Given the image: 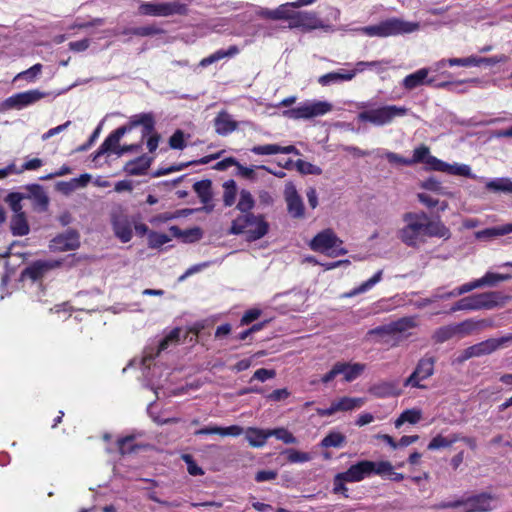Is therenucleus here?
<instances>
[{"label": "nucleus", "instance_id": "1", "mask_svg": "<svg viewBox=\"0 0 512 512\" xmlns=\"http://www.w3.org/2000/svg\"><path fill=\"white\" fill-rule=\"evenodd\" d=\"M404 226L398 230L397 237L408 247L418 248L426 242V237L448 239L450 230L440 220H429L425 212H407L402 216Z\"/></svg>", "mask_w": 512, "mask_h": 512}, {"label": "nucleus", "instance_id": "2", "mask_svg": "<svg viewBox=\"0 0 512 512\" xmlns=\"http://www.w3.org/2000/svg\"><path fill=\"white\" fill-rule=\"evenodd\" d=\"M419 23L405 21L400 18L392 17L383 20L375 25L358 27L354 29L342 28L344 31H353L362 33L369 37L385 38L402 34H409L419 30Z\"/></svg>", "mask_w": 512, "mask_h": 512}, {"label": "nucleus", "instance_id": "3", "mask_svg": "<svg viewBox=\"0 0 512 512\" xmlns=\"http://www.w3.org/2000/svg\"><path fill=\"white\" fill-rule=\"evenodd\" d=\"M268 229L269 225L262 215L247 213L233 220L230 233L235 235L242 234L248 241H255L264 237Z\"/></svg>", "mask_w": 512, "mask_h": 512}, {"label": "nucleus", "instance_id": "4", "mask_svg": "<svg viewBox=\"0 0 512 512\" xmlns=\"http://www.w3.org/2000/svg\"><path fill=\"white\" fill-rule=\"evenodd\" d=\"M392 469V464L389 461H369L363 460L356 464L351 465L345 472H341L342 478L348 482H360L372 474L384 477L387 471Z\"/></svg>", "mask_w": 512, "mask_h": 512}, {"label": "nucleus", "instance_id": "5", "mask_svg": "<svg viewBox=\"0 0 512 512\" xmlns=\"http://www.w3.org/2000/svg\"><path fill=\"white\" fill-rule=\"evenodd\" d=\"M309 246L313 251L323 253L329 257H338L347 253V250L343 247V241L332 229L319 232L310 241Z\"/></svg>", "mask_w": 512, "mask_h": 512}, {"label": "nucleus", "instance_id": "6", "mask_svg": "<svg viewBox=\"0 0 512 512\" xmlns=\"http://www.w3.org/2000/svg\"><path fill=\"white\" fill-rule=\"evenodd\" d=\"M409 109L405 106L386 105L377 109L366 110L358 115L362 122H369L375 126H384L390 124L397 117H404Z\"/></svg>", "mask_w": 512, "mask_h": 512}, {"label": "nucleus", "instance_id": "7", "mask_svg": "<svg viewBox=\"0 0 512 512\" xmlns=\"http://www.w3.org/2000/svg\"><path fill=\"white\" fill-rule=\"evenodd\" d=\"M333 109V105L327 101L311 100L300 103L298 106L283 112V116L293 120H308L323 116Z\"/></svg>", "mask_w": 512, "mask_h": 512}, {"label": "nucleus", "instance_id": "8", "mask_svg": "<svg viewBox=\"0 0 512 512\" xmlns=\"http://www.w3.org/2000/svg\"><path fill=\"white\" fill-rule=\"evenodd\" d=\"M501 299L502 297L498 292L491 291L474 294L468 297H464L460 299L458 302H456L452 306L451 312H456L460 310L492 309L499 304Z\"/></svg>", "mask_w": 512, "mask_h": 512}, {"label": "nucleus", "instance_id": "9", "mask_svg": "<svg viewBox=\"0 0 512 512\" xmlns=\"http://www.w3.org/2000/svg\"><path fill=\"white\" fill-rule=\"evenodd\" d=\"M187 11L185 4L179 1L154 3L142 2L139 6V13L143 15L167 17L171 15H182Z\"/></svg>", "mask_w": 512, "mask_h": 512}, {"label": "nucleus", "instance_id": "10", "mask_svg": "<svg viewBox=\"0 0 512 512\" xmlns=\"http://www.w3.org/2000/svg\"><path fill=\"white\" fill-rule=\"evenodd\" d=\"M114 235L122 242L127 243L133 237L134 220L122 209L118 208L110 216Z\"/></svg>", "mask_w": 512, "mask_h": 512}, {"label": "nucleus", "instance_id": "11", "mask_svg": "<svg viewBox=\"0 0 512 512\" xmlns=\"http://www.w3.org/2000/svg\"><path fill=\"white\" fill-rule=\"evenodd\" d=\"M492 498L488 495L482 494L469 498L467 500H456L443 502L439 504V508H456L464 506L463 512H487L492 509Z\"/></svg>", "mask_w": 512, "mask_h": 512}, {"label": "nucleus", "instance_id": "12", "mask_svg": "<svg viewBox=\"0 0 512 512\" xmlns=\"http://www.w3.org/2000/svg\"><path fill=\"white\" fill-rule=\"evenodd\" d=\"M49 92H43L38 89H32L25 92L16 93L8 97L4 102L3 106L6 109H23L24 107L35 104L41 99L49 96Z\"/></svg>", "mask_w": 512, "mask_h": 512}, {"label": "nucleus", "instance_id": "13", "mask_svg": "<svg viewBox=\"0 0 512 512\" xmlns=\"http://www.w3.org/2000/svg\"><path fill=\"white\" fill-rule=\"evenodd\" d=\"M429 169L444 172L450 175L463 176L472 179H483L472 173L471 167L467 164L453 163L449 164L436 157H430L427 161Z\"/></svg>", "mask_w": 512, "mask_h": 512}, {"label": "nucleus", "instance_id": "14", "mask_svg": "<svg viewBox=\"0 0 512 512\" xmlns=\"http://www.w3.org/2000/svg\"><path fill=\"white\" fill-rule=\"evenodd\" d=\"M288 27L290 29L299 28L303 31L328 30L330 28L314 11H298L295 13L294 21L289 23Z\"/></svg>", "mask_w": 512, "mask_h": 512}, {"label": "nucleus", "instance_id": "15", "mask_svg": "<svg viewBox=\"0 0 512 512\" xmlns=\"http://www.w3.org/2000/svg\"><path fill=\"white\" fill-rule=\"evenodd\" d=\"M434 373V360L432 358H422L419 360L413 373L404 381V386L425 388L421 381L426 380Z\"/></svg>", "mask_w": 512, "mask_h": 512}, {"label": "nucleus", "instance_id": "16", "mask_svg": "<svg viewBox=\"0 0 512 512\" xmlns=\"http://www.w3.org/2000/svg\"><path fill=\"white\" fill-rule=\"evenodd\" d=\"M284 198L287 204V210L293 218L304 217V204L302 198L298 194L295 185L292 182H287L284 189Z\"/></svg>", "mask_w": 512, "mask_h": 512}, {"label": "nucleus", "instance_id": "17", "mask_svg": "<svg viewBox=\"0 0 512 512\" xmlns=\"http://www.w3.org/2000/svg\"><path fill=\"white\" fill-rule=\"evenodd\" d=\"M131 131V127L121 126L115 131L109 134V136L103 141L98 150L95 152L93 161H96L99 157L104 154L114 153L117 155V150L121 147L119 145L121 138Z\"/></svg>", "mask_w": 512, "mask_h": 512}, {"label": "nucleus", "instance_id": "18", "mask_svg": "<svg viewBox=\"0 0 512 512\" xmlns=\"http://www.w3.org/2000/svg\"><path fill=\"white\" fill-rule=\"evenodd\" d=\"M505 55H497L493 57H478L471 55L464 58H450L448 59L449 66H462V67H478L481 65L493 66L495 64L506 62Z\"/></svg>", "mask_w": 512, "mask_h": 512}, {"label": "nucleus", "instance_id": "19", "mask_svg": "<svg viewBox=\"0 0 512 512\" xmlns=\"http://www.w3.org/2000/svg\"><path fill=\"white\" fill-rule=\"evenodd\" d=\"M80 245L79 234L74 230H67L50 241V249L54 252L75 250Z\"/></svg>", "mask_w": 512, "mask_h": 512}, {"label": "nucleus", "instance_id": "20", "mask_svg": "<svg viewBox=\"0 0 512 512\" xmlns=\"http://www.w3.org/2000/svg\"><path fill=\"white\" fill-rule=\"evenodd\" d=\"M180 330H172L166 337H164L155 348L148 347L144 352L142 364L145 367H149V362L154 359L155 356L159 355L160 352L166 350L169 345L175 344L179 340Z\"/></svg>", "mask_w": 512, "mask_h": 512}, {"label": "nucleus", "instance_id": "21", "mask_svg": "<svg viewBox=\"0 0 512 512\" xmlns=\"http://www.w3.org/2000/svg\"><path fill=\"white\" fill-rule=\"evenodd\" d=\"M497 350V343L493 340V338L487 339L485 341L479 342L475 345H472L466 348L461 356L460 360L465 361L473 357H481L484 355H489Z\"/></svg>", "mask_w": 512, "mask_h": 512}, {"label": "nucleus", "instance_id": "22", "mask_svg": "<svg viewBox=\"0 0 512 512\" xmlns=\"http://www.w3.org/2000/svg\"><path fill=\"white\" fill-rule=\"evenodd\" d=\"M430 69L421 68L414 73L407 75L403 81L402 86L407 90H413L422 85H432L434 83L433 78H428Z\"/></svg>", "mask_w": 512, "mask_h": 512}, {"label": "nucleus", "instance_id": "23", "mask_svg": "<svg viewBox=\"0 0 512 512\" xmlns=\"http://www.w3.org/2000/svg\"><path fill=\"white\" fill-rule=\"evenodd\" d=\"M60 265L58 261H36L27 267L23 273V277H29L32 280L41 278L47 271Z\"/></svg>", "mask_w": 512, "mask_h": 512}, {"label": "nucleus", "instance_id": "24", "mask_svg": "<svg viewBox=\"0 0 512 512\" xmlns=\"http://www.w3.org/2000/svg\"><path fill=\"white\" fill-rule=\"evenodd\" d=\"M356 76V71L340 69L319 77L318 83L322 86L351 81Z\"/></svg>", "mask_w": 512, "mask_h": 512}, {"label": "nucleus", "instance_id": "25", "mask_svg": "<svg viewBox=\"0 0 512 512\" xmlns=\"http://www.w3.org/2000/svg\"><path fill=\"white\" fill-rule=\"evenodd\" d=\"M215 130L219 135H228L235 131L238 123L230 114L225 111L220 112L214 120Z\"/></svg>", "mask_w": 512, "mask_h": 512}, {"label": "nucleus", "instance_id": "26", "mask_svg": "<svg viewBox=\"0 0 512 512\" xmlns=\"http://www.w3.org/2000/svg\"><path fill=\"white\" fill-rule=\"evenodd\" d=\"M370 392L378 398L398 396L401 389L396 381H383L373 385Z\"/></svg>", "mask_w": 512, "mask_h": 512}, {"label": "nucleus", "instance_id": "27", "mask_svg": "<svg viewBox=\"0 0 512 512\" xmlns=\"http://www.w3.org/2000/svg\"><path fill=\"white\" fill-rule=\"evenodd\" d=\"M270 436V429L249 427L245 431V438L249 445L255 448L263 447Z\"/></svg>", "mask_w": 512, "mask_h": 512}, {"label": "nucleus", "instance_id": "28", "mask_svg": "<svg viewBox=\"0 0 512 512\" xmlns=\"http://www.w3.org/2000/svg\"><path fill=\"white\" fill-rule=\"evenodd\" d=\"M510 233H512V222L477 231L475 233V237L479 240H491L493 238L504 236Z\"/></svg>", "mask_w": 512, "mask_h": 512}, {"label": "nucleus", "instance_id": "29", "mask_svg": "<svg viewBox=\"0 0 512 512\" xmlns=\"http://www.w3.org/2000/svg\"><path fill=\"white\" fill-rule=\"evenodd\" d=\"M151 161H152V158H150L148 156L138 157L135 160L129 161L125 165L124 171L128 175H136V176L143 175L146 173V171L150 167Z\"/></svg>", "mask_w": 512, "mask_h": 512}, {"label": "nucleus", "instance_id": "30", "mask_svg": "<svg viewBox=\"0 0 512 512\" xmlns=\"http://www.w3.org/2000/svg\"><path fill=\"white\" fill-rule=\"evenodd\" d=\"M336 412H347L358 409L365 404L364 398L342 397L333 401Z\"/></svg>", "mask_w": 512, "mask_h": 512}, {"label": "nucleus", "instance_id": "31", "mask_svg": "<svg viewBox=\"0 0 512 512\" xmlns=\"http://www.w3.org/2000/svg\"><path fill=\"white\" fill-rule=\"evenodd\" d=\"M239 53V48L235 45L230 46L227 50H217L216 52L212 53L211 55L203 58L199 65L201 67H207L217 61H220L226 57H233Z\"/></svg>", "mask_w": 512, "mask_h": 512}, {"label": "nucleus", "instance_id": "32", "mask_svg": "<svg viewBox=\"0 0 512 512\" xmlns=\"http://www.w3.org/2000/svg\"><path fill=\"white\" fill-rule=\"evenodd\" d=\"M142 125V137L149 136L154 129V120L151 114H141L133 117L129 125H125L126 127H131V130L138 126Z\"/></svg>", "mask_w": 512, "mask_h": 512}, {"label": "nucleus", "instance_id": "33", "mask_svg": "<svg viewBox=\"0 0 512 512\" xmlns=\"http://www.w3.org/2000/svg\"><path fill=\"white\" fill-rule=\"evenodd\" d=\"M339 366L341 367L342 373L344 375V380L346 382H351L358 378L366 369V365L363 363H345V362H338Z\"/></svg>", "mask_w": 512, "mask_h": 512}, {"label": "nucleus", "instance_id": "34", "mask_svg": "<svg viewBox=\"0 0 512 512\" xmlns=\"http://www.w3.org/2000/svg\"><path fill=\"white\" fill-rule=\"evenodd\" d=\"M383 271L379 270L377 271L371 278H369L367 281L360 284L358 287H355L350 292L346 293V297H354L356 295L365 293L369 290H371L376 284H378L382 280Z\"/></svg>", "mask_w": 512, "mask_h": 512}, {"label": "nucleus", "instance_id": "35", "mask_svg": "<svg viewBox=\"0 0 512 512\" xmlns=\"http://www.w3.org/2000/svg\"><path fill=\"white\" fill-rule=\"evenodd\" d=\"M391 64L389 60H379V61H359L355 64V68L353 71L357 73L363 72L366 69H374L377 73H382L387 70L388 66Z\"/></svg>", "mask_w": 512, "mask_h": 512}, {"label": "nucleus", "instance_id": "36", "mask_svg": "<svg viewBox=\"0 0 512 512\" xmlns=\"http://www.w3.org/2000/svg\"><path fill=\"white\" fill-rule=\"evenodd\" d=\"M485 187L492 192L512 193V181L506 177L488 180Z\"/></svg>", "mask_w": 512, "mask_h": 512}, {"label": "nucleus", "instance_id": "37", "mask_svg": "<svg viewBox=\"0 0 512 512\" xmlns=\"http://www.w3.org/2000/svg\"><path fill=\"white\" fill-rule=\"evenodd\" d=\"M346 443V436L338 431H330L320 442L322 448H341Z\"/></svg>", "mask_w": 512, "mask_h": 512}, {"label": "nucleus", "instance_id": "38", "mask_svg": "<svg viewBox=\"0 0 512 512\" xmlns=\"http://www.w3.org/2000/svg\"><path fill=\"white\" fill-rule=\"evenodd\" d=\"M169 231L172 236L177 238H183L186 242H194L202 237V231L200 228H192L186 231H182L177 226H171Z\"/></svg>", "mask_w": 512, "mask_h": 512}, {"label": "nucleus", "instance_id": "39", "mask_svg": "<svg viewBox=\"0 0 512 512\" xmlns=\"http://www.w3.org/2000/svg\"><path fill=\"white\" fill-rule=\"evenodd\" d=\"M417 325V318L415 316L403 317L390 323V330L392 333H404L412 328H415Z\"/></svg>", "mask_w": 512, "mask_h": 512}, {"label": "nucleus", "instance_id": "40", "mask_svg": "<svg viewBox=\"0 0 512 512\" xmlns=\"http://www.w3.org/2000/svg\"><path fill=\"white\" fill-rule=\"evenodd\" d=\"M90 180V175L83 174L78 178H73L68 182H60L58 184L59 190L64 193H70L79 187L85 186Z\"/></svg>", "mask_w": 512, "mask_h": 512}, {"label": "nucleus", "instance_id": "41", "mask_svg": "<svg viewBox=\"0 0 512 512\" xmlns=\"http://www.w3.org/2000/svg\"><path fill=\"white\" fill-rule=\"evenodd\" d=\"M11 229L14 235L24 236L29 233V226L24 213L15 214L11 220Z\"/></svg>", "mask_w": 512, "mask_h": 512}, {"label": "nucleus", "instance_id": "42", "mask_svg": "<svg viewBox=\"0 0 512 512\" xmlns=\"http://www.w3.org/2000/svg\"><path fill=\"white\" fill-rule=\"evenodd\" d=\"M295 9L293 2H287L279 5L275 8L276 20H288L289 23H292L295 18V13L298 12L295 11Z\"/></svg>", "mask_w": 512, "mask_h": 512}, {"label": "nucleus", "instance_id": "43", "mask_svg": "<svg viewBox=\"0 0 512 512\" xmlns=\"http://www.w3.org/2000/svg\"><path fill=\"white\" fill-rule=\"evenodd\" d=\"M255 205V200L252 194L247 190H241L239 193V201L237 203V209L242 212V214L251 213L250 211L253 209Z\"/></svg>", "mask_w": 512, "mask_h": 512}, {"label": "nucleus", "instance_id": "44", "mask_svg": "<svg viewBox=\"0 0 512 512\" xmlns=\"http://www.w3.org/2000/svg\"><path fill=\"white\" fill-rule=\"evenodd\" d=\"M460 440V437L456 434L450 437H443L442 435L435 436L428 444L429 450H437L440 448H446L451 446L453 443Z\"/></svg>", "mask_w": 512, "mask_h": 512}, {"label": "nucleus", "instance_id": "45", "mask_svg": "<svg viewBox=\"0 0 512 512\" xmlns=\"http://www.w3.org/2000/svg\"><path fill=\"white\" fill-rule=\"evenodd\" d=\"M454 327L456 336L462 338L476 331L479 328V322L468 319L461 323L455 324Z\"/></svg>", "mask_w": 512, "mask_h": 512}, {"label": "nucleus", "instance_id": "46", "mask_svg": "<svg viewBox=\"0 0 512 512\" xmlns=\"http://www.w3.org/2000/svg\"><path fill=\"white\" fill-rule=\"evenodd\" d=\"M223 202L225 206H232L235 203L237 195V186L234 180L226 181L223 185Z\"/></svg>", "mask_w": 512, "mask_h": 512}, {"label": "nucleus", "instance_id": "47", "mask_svg": "<svg viewBox=\"0 0 512 512\" xmlns=\"http://www.w3.org/2000/svg\"><path fill=\"white\" fill-rule=\"evenodd\" d=\"M194 191L201 198L203 203L208 202L211 199V181L210 180H202L194 183L193 185Z\"/></svg>", "mask_w": 512, "mask_h": 512}, {"label": "nucleus", "instance_id": "48", "mask_svg": "<svg viewBox=\"0 0 512 512\" xmlns=\"http://www.w3.org/2000/svg\"><path fill=\"white\" fill-rule=\"evenodd\" d=\"M289 463H306L312 459V456L308 452L298 451L296 449H286L283 452Z\"/></svg>", "mask_w": 512, "mask_h": 512}, {"label": "nucleus", "instance_id": "49", "mask_svg": "<svg viewBox=\"0 0 512 512\" xmlns=\"http://www.w3.org/2000/svg\"><path fill=\"white\" fill-rule=\"evenodd\" d=\"M270 436H274L276 439L282 441L285 444H297V438L286 428L280 427L270 429Z\"/></svg>", "mask_w": 512, "mask_h": 512}, {"label": "nucleus", "instance_id": "50", "mask_svg": "<svg viewBox=\"0 0 512 512\" xmlns=\"http://www.w3.org/2000/svg\"><path fill=\"white\" fill-rule=\"evenodd\" d=\"M42 68H43L42 64L37 63V64L33 65L32 67H30L29 69L18 73L14 77L13 81H18L20 79H26L28 82L32 83L40 75Z\"/></svg>", "mask_w": 512, "mask_h": 512}, {"label": "nucleus", "instance_id": "51", "mask_svg": "<svg viewBox=\"0 0 512 512\" xmlns=\"http://www.w3.org/2000/svg\"><path fill=\"white\" fill-rule=\"evenodd\" d=\"M456 336L454 325H447L438 328L434 334L433 339L438 343H443Z\"/></svg>", "mask_w": 512, "mask_h": 512}, {"label": "nucleus", "instance_id": "52", "mask_svg": "<svg viewBox=\"0 0 512 512\" xmlns=\"http://www.w3.org/2000/svg\"><path fill=\"white\" fill-rule=\"evenodd\" d=\"M171 241V237L164 233L150 231L148 233V245L150 248H160Z\"/></svg>", "mask_w": 512, "mask_h": 512}, {"label": "nucleus", "instance_id": "53", "mask_svg": "<svg viewBox=\"0 0 512 512\" xmlns=\"http://www.w3.org/2000/svg\"><path fill=\"white\" fill-rule=\"evenodd\" d=\"M510 278V275L487 272L483 277L478 279V282L480 287L494 286L497 282L509 280Z\"/></svg>", "mask_w": 512, "mask_h": 512}, {"label": "nucleus", "instance_id": "54", "mask_svg": "<svg viewBox=\"0 0 512 512\" xmlns=\"http://www.w3.org/2000/svg\"><path fill=\"white\" fill-rule=\"evenodd\" d=\"M430 157H433L430 155L429 148L427 146H419L413 151V157L409 159L410 166L414 165L416 163H425L427 165V161Z\"/></svg>", "mask_w": 512, "mask_h": 512}, {"label": "nucleus", "instance_id": "55", "mask_svg": "<svg viewBox=\"0 0 512 512\" xmlns=\"http://www.w3.org/2000/svg\"><path fill=\"white\" fill-rule=\"evenodd\" d=\"M295 165H296L298 171L302 174H309V175L322 174V169L319 166H316V165L306 162L304 160H297Z\"/></svg>", "mask_w": 512, "mask_h": 512}, {"label": "nucleus", "instance_id": "56", "mask_svg": "<svg viewBox=\"0 0 512 512\" xmlns=\"http://www.w3.org/2000/svg\"><path fill=\"white\" fill-rule=\"evenodd\" d=\"M342 477L343 475L341 473L335 475L333 480V492L335 494H342L345 498H348V488L345 485V483L348 481L344 480Z\"/></svg>", "mask_w": 512, "mask_h": 512}, {"label": "nucleus", "instance_id": "57", "mask_svg": "<svg viewBox=\"0 0 512 512\" xmlns=\"http://www.w3.org/2000/svg\"><path fill=\"white\" fill-rule=\"evenodd\" d=\"M22 199L23 197L20 193H10L6 197V202L15 214L23 213L21 205Z\"/></svg>", "mask_w": 512, "mask_h": 512}, {"label": "nucleus", "instance_id": "58", "mask_svg": "<svg viewBox=\"0 0 512 512\" xmlns=\"http://www.w3.org/2000/svg\"><path fill=\"white\" fill-rule=\"evenodd\" d=\"M183 461L187 465V471L192 476H201L204 474V470L199 467L194 461L193 457L189 454H184L182 456Z\"/></svg>", "mask_w": 512, "mask_h": 512}, {"label": "nucleus", "instance_id": "59", "mask_svg": "<svg viewBox=\"0 0 512 512\" xmlns=\"http://www.w3.org/2000/svg\"><path fill=\"white\" fill-rule=\"evenodd\" d=\"M159 33V29L154 26H142L127 29L124 31V34H133L137 36H151Z\"/></svg>", "mask_w": 512, "mask_h": 512}, {"label": "nucleus", "instance_id": "60", "mask_svg": "<svg viewBox=\"0 0 512 512\" xmlns=\"http://www.w3.org/2000/svg\"><path fill=\"white\" fill-rule=\"evenodd\" d=\"M251 152L256 155H275L278 154V144L257 145L251 148Z\"/></svg>", "mask_w": 512, "mask_h": 512}, {"label": "nucleus", "instance_id": "61", "mask_svg": "<svg viewBox=\"0 0 512 512\" xmlns=\"http://www.w3.org/2000/svg\"><path fill=\"white\" fill-rule=\"evenodd\" d=\"M477 288H480V284L478 282V279L472 281V282H469V283H465L463 284L462 286L452 290V291H449L448 292V296H460L462 294H465V293H468L474 289H477Z\"/></svg>", "mask_w": 512, "mask_h": 512}, {"label": "nucleus", "instance_id": "62", "mask_svg": "<svg viewBox=\"0 0 512 512\" xmlns=\"http://www.w3.org/2000/svg\"><path fill=\"white\" fill-rule=\"evenodd\" d=\"M382 157H385L389 163L403 166H410V162L408 158H404L397 153L390 151H383L381 154Z\"/></svg>", "mask_w": 512, "mask_h": 512}, {"label": "nucleus", "instance_id": "63", "mask_svg": "<svg viewBox=\"0 0 512 512\" xmlns=\"http://www.w3.org/2000/svg\"><path fill=\"white\" fill-rule=\"evenodd\" d=\"M402 419L405 420V422H408L410 424H416L418 423L422 418V412L419 409H408L403 411L402 413Z\"/></svg>", "mask_w": 512, "mask_h": 512}, {"label": "nucleus", "instance_id": "64", "mask_svg": "<svg viewBox=\"0 0 512 512\" xmlns=\"http://www.w3.org/2000/svg\"><path fill=\"white\" fill-rule=\"evenodd\" d=\"M170 147L173 149H183L185 147V139L182 131L177 130L169 140Z\"/></svg>", "mask_w": 512, "mask_h": 512}]
</instances>
